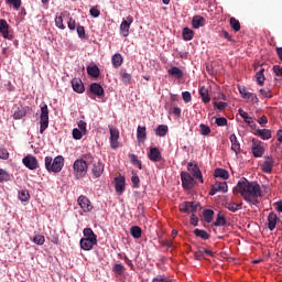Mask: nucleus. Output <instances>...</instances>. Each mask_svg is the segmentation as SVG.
<instances>
[{"instance_id":"f257e3e1","label":"nucleus","mask_w":282,"mask_h":282,"mask_svg":"<svg viewBox=\"0 0 282 282\" xmlns=\"http://www.w3.org/2000/svg\"><path fill=\"white\" fill-rule=\"evenodd\" d=\"M234 192L239 193L250 206H259V197H263L261 185L257 181L250 182L246 177L237 183Z\"/></svg>"},{"instance_id":"f03ea898","label":"nucleus","mask_w":282,"mask_h":282,"mask_svg":"<svg viewBox=\"0 0 282 282\" xmlns=\"http://www.w3.org/2000/svg\"><path fill=\"white\" fill-rule=\"evenodd\" d=\"M44 162L45 169L48 173H61V171H63V166H65V159L62 155H57L55 159L46 156Z\"/></svg>"},{"instance_id":"7ed1b4c3","label":"nucleus","mask_w":282,"mask_h":282,"mask_svg":"<svg viewBox=\"0 0 282 282\" xmlns=\"http://www.w3.org/2000/svg\"><path fill=\"white\" fill-rule=\"evenodd\" d=\"M89 165H87V161L83 159H77L73 164V171L76 180H83L85 175H87V171Z\"/></svg>"},{"instance_id":"20e7f679","label":"nucleus","mask_w":282,"mask_h":282,"mask_svg":"<svg viewBox=\"0 0 282 282\" xmlns=\"http://www.w3.org/2000/svg\"><path fill=\"white\" fill-rule=\"evenodd\" d=\"M50 127V109L47 105L41 107V115H40V133L43 135L45 130Z\"/></svg>"},{"instance_id":"39448f33","label":"nucleus","mask_w":282,"mask_h":282,"mask_svg":"<svg viewBox=\"0 0 282 282\" xmlns=\"http://www.w3.org/2000/svg\"><path fill=\"white\" fill-rule=\"evenodd\" d=\"M199 206L200 205L197 202H183L178 206V210L185 215H191V213H197V208H199Z\"/></svg>"},{"instance_id":"423d86ee","label":"nucleus","mask_w":282,"mask_h":282,"mask_svg":"<svg viewBox=\"0 0 282 282\" xmlns=\"http://www.w3.org/2000/svg\"><path fill=\"white\" fill-rule=\"evenodd\" d=\"M181 182L185 191H191L195 186V176L188 172H181Z\"/></svg>"},{"instance_id":"0eeeda50","label":"nucleus","mask_w":282,"mask_h":282,"mask_svg":"<svg viewBox=\"0 0 282 282\" xmlns=\"http://www.w3.org/2000/svg\"><path fill=\"white\" fill-rule=\"evenodd\" d=\"M251 153L253 158H263V153H265L263 142H261L259 139H252Z\"/></svg>"},{"instance_id":"6e6552de","label":"nucleus","mask_w":282,"mask_h":282,"mask_svg":"<svg viewBox=\"0 0 282 282\" xmlns=\"http://www.w3.org/2000/svg\"><path fill=\"white\" fill-rule=\"evenodd\" d=\"M187 171H189V173H192V175H193V177H195V180H198L200 182V184H204V175L202 174V170H199V165H197V163L189 162L187 164Z\"/></svg>"},{"instance_id":"1a4fd4ad","label":"nucleus","mask_w":282,"mask_h":282,"mask_svg":"<svg viewBox=\"0 0 282 282\" xmlns=\"http://www.w3.org/2000/svg\"><path fill=\"white\" fill-rule=\"evenodd\" d=\"M132 23H133V18L131 15H128L127 19L122 20V22L119 26V32L124 39H127V36H129V30H131Z\"/></svg>"},{"instance_id":"9d476101","label":"nucleus","mask_w":282,"mask_h":282,"mask_svg":"<svg viewBox=\"0 0 282 282\" xmlns=\"http://www.w3.org/2000/svg\"><path fill=\"white\" fill-rule=\"evenodd\" d=\"M78 206L82 208L83 213H91L94 210V205H91V200L87 198L85 195H80L77 198Z\"/></svg>"},{"instance_id":"9b49d317","label":"nucleus","mask_w":282,"mask_h":282,"mask_svg":"<svg viewBox=\"0 0 282 282\" xmlns=\"http://www.w3.org/2000/svg\"><path fill=\"white\" fill-rule=\"evenodd\" d=\"M22 162L30 171H36V169H39V160H36V156L26 155L23 158Z\"/></svg>"},{"instance_id":"f8f14e48","label":"nucleus","mask_w":282,"mask_h":282,"mask_svg":"<svg viewBox=\"0 0 282 282\" xmlns=\"http://www.w3.org/2000/svg\"><path fill=\"white\" fill-rule=\"evenodd\" d=\"M0 34H2L3 39H7L8 41H12L14 36L10 34V25L8 24V21L1 19L0 20Z\"/></svg>"},{"instance_id":"ddd939ff","label":"nucleus","mask_w":282,"mask_h":282,"mask_svg":"<svg viewBox=\"0 0 282 282\" xmlns=\"http://www.w3.org/2000/svg\"><path fill=\"white\" fill-rule=\"evenodd\" d=\"M263 163L261 165L262 173H272V170L274 169V158L272 156H264Z\"/></svg>"},{"instance_id":"4468645a","label":"nucleus","mask_w":282,"mask_h":282,"mask_svg":"<svg viewBox=\"0 0 282 282\" xmlns=\"http://www.w3.org/2000/svg\"><path fill=\"white\" fill-rule=\"evenodd\" d=\"M82 250L89 251L94 250V246H98V240H91L89 238H82L79 241Z\"/></svg>"},{"instance_id":"2eb2a0df","label":"nucleus","mask_w":282,"mask_h":282,"mask_svg":"<svg viewBox=\"0 0 282 282\" xmlns=\"http://www.w3.org/2000/svg\"><path fill=\"white\" fill-rule=\"evenodd\" d=\"M120 139V131L116 128H110V147L111 149H118Z\"/></svg>"},{"instance_id":"dca6fc26","label":"nucleus","mask_w":282,"mask_h":282,"mask_svg":"<svg viewBox=\"0 0 282 282\" xmlns=\"http://www.w3.org/2000/svg\"><path fill=\"white\" fill-rule=\"evenodd\" d=\"M91 173L94 177H102V173H105V164L102 162L98 161L97 163L93 164Z\"/></svg>"},{"instance_id":"f3484780","label":"nucleus","mask_w":282,"mask_h":282,"mask_svg":"<svg viewBox=\"0 0 282 282\" xmlns=\"http://www.w3.org/2000/svg\"><path fill=\"white\" fill-rule=\"evenodd\" d=\"M148 158L151 162H162V152L158 148H151Z\"/></svg>"},{"instance_id":"a211bd4d","label":"nucleus","mask_w":282,"mask_h":282,"mask_svg":"<svg viewBox=\"0 0 282 282\" xmlns=\"http://www.w3.org/2000/svg\"><path fill=\"white\" fill-rule=\"evenodd\" d=\"M72 87L77 94H84L85 93V84H83V80L80 78H73L72 79Z\"/></svg>"},{"instance_id":"6ab92c4d","label":"nucleus","mask_w":282,"mask_h":282,"mask_svg":"<svg viewBox=\"0 0 282 282\" xmlns=\"http://www.w3.org/2000/svg\"><path fill=\"white\" fill-rule=\"evenodd\" d=\"M229 140L231 142V151H235L236 155H239V153H241V144L239 140H237V135L230 134Z\"/></svg>"},{"instance_id":"aec40b11","label":"nucleus","mask_w":282,"mask_h":282,"mask_svg":"<svg viewBox=\"0 0 282 282\" xmlns=\"http://www.w3.org/2000/svg\"><path fill=\"white\" fill-rule=\"evenodd\" d=\"M116 184V193L121 195V193H124V186H126V178L124 176H119L115 178Z\"/></svg>"},{"instance_id":"412c9836","label":"nucleus","mask_w":282,"mask_h":282,"mask_svg":"<svg viewBox=\"0 0 282 282\" xmlns=\"http://www.w3.org/2000/svg\"><path fill=\"white\" fill-rule=\"evenodd\" d=\"M279 221V216H276V214L274 212H271L268 216V228L269 230H274V228H276V224Z\"/></svg>"},{"instance_id":"4be33fe9","label":"nucleus","mask_w":282,"mask_h":282,"mask_svg":"<svg viewBox=\"0 0 282 282\" xmlns=\"http://www.w3.org/2000/svg\"><path fill=\"white\" fill-rule=\"evenodd\" d=\"M90 93L95 96L101 97L105 96V88H102V86L98 83H93L90 85Z\"/></svg>"},{"instance_id":"5701e85b","label":"nucleus","mask_w":282,"mask_h":282,"mask_svg":"<svg viewBox=\"0 0 282 282\" xmlns=\"http://www.w3.org/2000/svg\"><path fill=\"white\" fill-rule=\"evenodd\" d=\"M254 135H258L262 140H270L272 138V131L269 129H257Z\"/></svg>"},{"instance_id":"b1692460","label":"nucleus","mask_w":282,"mask_h":282,"mask_svg":"<svg viewBox=\"0 0 282 282\" xmlns=\"http://www.w3.org/2000/svg\"><path fill=\"white\" fill-rule=\"evenodd\" d=\"M205 21H206V19H204V17L195 15L192 20V25H193L194 30H199V28H204Z\"/></svg>"},{"instance_id":"393cba45","label":"nucleus","mask_w":282,"mask_h":282,"mask_svg":"<svg viewBox=\"0 0 282 282\" xmlns=\"http://www.w3.org/2000/svg\"><path fill=\"white\" fill-rule=\"evenodd\" d=\"M238 113L247 124H250V127H257V123H254L252 117L248 116V112L243 111V109H239Z\"/></svg>"},{"instance_id":"a878e982","label":"nucleus","mask_w":282,"mask_h":282,"mask_svg":"<svg viewBox=\"0 0 282 282\" xmlns=\"http://www.w3.org/2000/svg\"><path fill=\"white\" fill-rule=\"evenodd\" d=\"M137 140L138 142H144L147 140V127L139 126L137 129Z\"/></svg>"},{"instance_id":"bb28decb","label":"nucleus","mask_w":282,"mask_h":282,"mask_svg":"<svg viewBox=\"0 0 282 282\" xmlns=\"http://www.w3.org/2000/svg\"><path fill=\"white\" fill-rule=\"evenodd\" d=\"M170 76H174V78H184V72L181 70L180 67L173 66L167 70Z\"/></svg>"},{"instance_id":"cd10ccee","label":"nucleus","mask_w":282,"mask_h":282,"mask_svg":"<svg viewBox=\"0 0 282 282\" xmlns=\"http://www.w3.org/2000/svg\"><path fill=\"white\" fill-rule=\"evenodd\" d=\"M28 116V110L23 107L15 108L13 112V119L14 120H21V118H25Z\"/></svg>"},{"instance_id":"c85d7f7f","label":"nucleus","mask_w":282,"mask_h":282,"mask_svg":"<svg viewBox=\"0 0 282 282\" xmlns=\"http://www.w3.org/2000/svg\"><path fill=\"white\" fill-rule=\"evenodd\" d=\"M214 177H220L221 180H228V177H230V174L228 173V170L218 167L214 172Z\"/></svg>"},{"instance_id":"c756f323","label":"nucleus","mask_w":282,"mask_h":282,"mask_svg":"<svg viewBox=\"0 0 282 282\" xmlns=\"http://www.w3.org/2000/svg\"><path fill=\"white\" fill-rule=\"evenodd\" d=\"M225 208H227V210H230V213H237V210H241V208H243V204L226 203Z\"/></svg>"},{"instance_id":"7c9ffc66","label":"nucleus","mask_w":282,"mask_h":282,"mask_svg":"<svg viewBox=\"0 0 282 282\" xmlns=\"http://www.w3.org/2000/svg\"><path fill=\"white\" fill-rule=\"evenodd\" d=\"M84 234V239H90L93 241H98V236H96V234H94V230L91 228H85L83 230Z\"/></svg>"},{"instance_id":"2f4dec72","label":"nucleus","mask_w":282,"mask_h":282,"mask_svg":"<svg viewBox=\"0 0 282 282\" xmlns=\"http://www.w3.org/2000/svg\"><path fill=\"white\" fill-rule=\"evenodd\" d=\"M12 174H10L8 171L0 169V184H3L6 182H11Z\"/></svg>"},{"instance_id":"473e14b6","label":"nucleus","mask_w":282,"mask_h":282,"mask_svg":"<svg viewBox=\"0 0 282 282\" xmlns=\"http://www.w3.org/2000/svg\"><path fill=\"white\" fill-rule=\"evenodd\" d=\"M87 74H88V76H91L93 78H98V76H100V68H98V66H96V65L88 66Z\"/></svg>"},{"instance_id":"72a5a7b5","label":"nucleus","mask_w":282,"mask_h":282,"mask_svg":"<svg viewBox=\"0 0 282 282\" xmlns=\"http://www.w3.org/2000/svg\"><path fill=\"white\" fill-rule=\"evenodd\" d=\"M155 133H156V135H159V138H164V135H166V133H169V126H166V124H160V126L155 129Z\"/></svg>"},{"instance_id":"f704fd0d","label":"nucleus","mask_w":282,"mask_h":282,"mask_svg":"<svg viewBox=\"0 0 282 282\" xmlns=\"http://www.w3.org/2000/svg\"><path fill=\"white\" fill-rule=\"evenodd\" d=\"M265 72V68H261L257 74H256V79L258 85L260 87H263V83H265V75L263 74Z\"/></svg>"},{"instance_id":"c9c22d12","label":"nucleus","mask_w":282,"mask_h":282,"mask_svg":"<svg viewBox=\"0 0 282 282\" xmlns=\"http://www.w3.org/2000/svg\"><path fill=\"white\" fill-rule=\"evenodd\" d=\"M247 102H253V105L259 104V97L254 93H247L245 97H242Z\"/></svg>"},{"instance_id":"e433bc0d","label":"nucleus","mask_w":282,"mask_h":282,"mask_svg":"<svg viewBox=\"0 0 282 282\" xmlns=\"http://www.w3.org/2000/svg\"><path fill=\"white\" fill-rule=\"evenodd\" d=\"M203 217L206 224H210V221H213V217H215V212L213 209H205L203 212Z\"/></svg>"},{"instance_id":"4c0bfd02","label":"nucleus","mask_w":282,"mask_h":282,"mask_svg":"<svg viewBox=\"0 0 282 282\" xmlns=\"http://www.w3.org/2000/svg\"><path fill=\"white\" fill-rule=\"evenodd\" d=\"M199 94L203 102H205V105H208V102H210V96L208 95V89L202 87L199 89Z\"/></svg>"},{"instance_id":"58836bf2","label":"nucleus","mask_w":282,"mask_h":282,"mask_svg":"<svg viewBox=\"0 0 282 282\" xmlns=\"http://www.w3.org/2000/svg\"><path fill=\"white\" fill-rule=\"evenodd\" d=\"M194 235L195 237H199L200 239H204V241H207V239H210V235H208L206 230H203V229H195Z\"/></svg>"},{"instance_id":"ea45409f","label":"nucleus","mask_w":282,"mask_h":282,"mask_svg":"<svg viewBox=\"0 0 282 282\" xmlns=\"http://www.w3.org/2000/svg\"><path fill=\"white\" fill-rule=\"evenodd\" d=\"M214 186L218 189V193H228V184L226 182H216Z\"/></svg>"},{"instance_id":"a19ab883","label":"nucleus","mask_w":282,"mask_h":282,"mask_svg":"<svg viewBox=\"0 0 282 282\" xmlns=\"http://www.w3.org/2000/svg\"><path fill=\"white\" fill-rule=\"evenodd\" d=\"M229 23H230V28L235 32H239V30H241V23L239 22V20H237V18H230Z\"/></svg>"},{"instance_id":"79ce46f5","label":"nucleus","mask_w":282,"mask_h":282,"mask_svg":"<svg viewBox=\"0 0 282 282\" xmlns=\"http://www.w3.org/2000/svg\"><path fill=\"white\" fill-rule=\"evenodd\" d=\"M195 35V32L188 28L183 29V39L184 41H193V36Z\"/></svg>"},{"instance_id":"37998d69","label":"nucleus","mask_w":282,"mask_h":282,"mask_svg":"<svg viewBox=\"0 0 282 282\" xmlns=\"http://www.w3.org/2000/svg\"><path fill=\"white\" fill-rule=\"evenodd\" d=\"M130 232L134 239H140V237H142V228L139 226L131 227Z\"/></svg>"},{"instance_id":"c03bdc74","label":"nucleus","mask_w":282,"mask_h":282,"mask_svg":"<svg viewBox=\"0 0 282 282\" xmlns=\"http://www.w3.org/2000/svg\"><path fill=\"white\" fill-rule=\"evenodd\" d=\"M214 226L216 227L226 226V216L221 215V212L218 213L216 221L214 223Z\"/></svg>"},{"instance_id":"a18cd8bd","label":"nucleus","mask_w":282,"mask_h":282,"mask_svg":"<svg viewBox=\"0 0 282 282\" xmlns=\"http://www.w3.org/2000/svg\"><path fill=\"white\" fill-rule=\"evenodd\" d=\"M122 55L120 53H117L112 56V65L113 67H120L122 65Z\"/></svg>"},{"instance_id":"49530a36","label":"nucleus","mask_w":282,"mask_h":282,"mask_svg":"<svg viewBox=\"0 0 282 282\" xmlns=\"http://www.w3.org/2000/svg\"><path fill=\"white\" fill-rule=\"evenodd\" d=\"M127 270V268H124V265L118 263L115 264L112 268V271L115 272V274H118V276H122V274H124V271Z\"/></svg>"},{"instance_id":"de8ad7c7","label":"nucleus","mask_w":282,"mask_h":282,"mask_svg":"<svg viewBox=\"0 0 282 282\" xmlns=\"http://www.w3.org/2000/svg\"><path fill=\"white\" fill-rule=\"evenodd\" d=\"M20 202H30V192L28 189H22L19 192Z\"/></svg>"},{"instance_id":"09e8293b","label":"nucleus","mask_w":282,"mask_h":282,"mask_svg":"<svg viewBox=\"0 0 282 282\" xmlns=\"http://www.w3.org/2000/svg\"><path fill=\"white\" fill-rule=\"evenodd\" d=\"M131 182L133 184V188H140V176H138L135 171H132Z\"/></svg>"},{"instance_id":"8fccbe9b","label":"nucleus","mask_w":282,"mask_h":282,"mask_svg":"<svg viewBox=\"0 0 282 282\" xmlns=\"http://www.w3.org/2000/svg\"><path fill=\"white\" fill-rule=\"evenodd\" d=\"M33 243H36V246H43L45 243V236L43 235H35L32 239Z\"/></svg>"},{"instance_id":"3c124183","label":"nucleus","mask_w":282,"mask_h":282,"mask_svg":"<svg viewBox=\"0 0 282 282\" xmlns=\"http://www.w3.org/2000/svg\"><path fill=\"white\" fill-rule=\"evenodd\" d=\"M213 105H214V109H218V111H224L226 107H228V104L224 101H220V102L213 101Z\"/></svg>"},{"instance_id":"603ef678","label":"nucleus","mask_w":282,"mask_h":282,"mask_svg":"<svg viewBox=\"0 0 282 282\" xmlns=\"http://www.w3.org/2000/svg\"><path fill=\"white\" fill-rule=\"evenodd\" d=\"M200 135H208L210 133V127L204 123L199 124Z\"/></svg>"},{"instance_id":"864d4df0","label":"nucleus","mask_w":282,"mask_h":282,"mask_svg":"<svg viewBox=\"0 0 282 282\" xmlns=\"http://www.w3.org/2000/svg\"><path fill=\"white\" fill-rule=\"evenodd\" d=\"M7 6H13L14 10L21 8V0H6Z\"/></svg>"},{"instance_id":"5fc2aeb1","label":"nucleus","mask_w":282,"mask_h":282,"mask_svg":"<svg viewBox=\"0 0 282 282\" xmlns=\"http://www.w3.org/2000/svg\"><path fill=\"white\" fill-rule=\"evenodd\" d=\"M83 133H85V132H83L80 129L74 128L73 129V138H74V140H82L83 139Z\"/></svg>"},{"instance_id":"6e6d98bb","label":"nucleus","mask_w":282,"mask_h":282,"mask_svg":"<svg viewBox=\"0 0 282 282\" xmlns=\"http://www.w3.org/2000/svg\"><path fill=\"white\" fill-rule=\"evenodd\" d=\"M76 30L79 39H87V34L85 33V26L78 24Z\"/></svg>"},{"instance_id":"4d7b16f0","label":"nucleus","mask_w":282,"mask_h":282,"mask_svg":"<svg viewBox=\"0 0 282 282\" xmlns=\"http://www.w3.org/2000/svg\"><path fill=\"white\" fill-rule=\"evenodd\" d=\"M55 25L59 30H65V24L63 23V17L58 15L55 18Z\"/></svg>"},{"instance_id":"13d9d810","label":"nucleus","mask_w":282,"mask_h":282,"mask_svg":"<svg viewBox=\"0 0 282 282\" xmlns=\"http://www.w3.org/2000/svg\"><path fill=\"white\" fill-rule=\"evenodd\" d=\"M216 124L217 127H226V124H228V119L225 117L216 118Z\"/></svg>"},{"instance_id":"bf43d9fd","label":"nucleus","mask_w":282,"mask_h":282,"mask_svg":"<svg viewBox=\"0 0 282 282\" xmlns=\"http://www.w3.org/2000/svg\"><path fill=\"white\" fill-rule=\"evenodd\" d=\"M121 80L124 83V85H131V74L123 73L121 75Z\"/></svg>"},{"instance_id":"052dcab7","label":"nucleus","mask_w":282,"mask_h":282,"mask_svg":"<svg viewBox=\"0 0 282 282\" xmlns=\"http://www.w3.org/2000/svg\"><path fill=\"white\" fill-rule=\"evenodd\" d=\"M67 26L68 30H70L72 32H74V30H76V20L74 18H69L68 22H67Z\"/></svg>"},{"instance_id":"680f3d73","label":"nucleus","mask_w":282,"mask_h":282,"mask_svg":"<svg viewBox=\"0 0 282 282\" xmlns=\"http://www.w3.org/2000/svg\"><path fill=\"white\" fill-rule=\"evenodd\" d=\"M89 12L94 19H98V17H100V10L98 9V7H93Z\"/></svg>"},{"instance_id":"e2e57ef3","label":"nucleus","mask_w":282,"mask_h":282,"mask_svg":"<svg viewBox=\"0 0 282 282\" xmlns=\"http://www.w3.org/2000/svg\"><path fill=\"white\" fill-rule=\"evenodd\" d=\"M194 258L196 259V261H202V260H204V251H203V249H198V250L194 253Z\"/></svg>"},{"instance_id":"0e129e2a","label":"nucleus","mask_w":282,"mask_h":282,"mask_svg":"<svg viewBox=\"0 0 282 282\" xmlns=\"http://www.w3.org/2000/svg\"><path fill=\"white\" fill-rule=\"evenodd\" d=\"M152 282H171V279L164 275H159L152 280Z\"/></svg>"},{"instance_id":"69168bd1","label":"nucleus","mask_w":282,"mask_h":282,"mask_svg":"<svg viewBox=\"0 0 282 282\" xmlns=\"http://www.w3.org/2000/svg\"><path fill=\"white\" fill-rule=\"evenodd\" d=\"M184 102H191L193 100V97L191 96L189 91H183L182 94Z\"/></svg>"},{"instance_id":"338daca9","label":"nucleus","mask_w":282,"mask_h":282,"mask_svg":"<svg viewBox=\"0 0 282 282\" xmlns=\"http://www.w3.org/2000/svg\"><path fill=\"white\" fill-rule=\"evenodd\" d=\"M10 158V153H8V150L0 149V160H8Z\"/></svg>"},{"instance_id":"774afa93","label":"nucleus","mask_w":282,"mask_h":282,"mask_svg":"<svg viewBox=\"0 0 282 282\" xmlns=\"http://www.w3.org/2000/svg\"><path fill=\"white\" fill-rule=\"evenodd\" d=\"M273 74H275V76H281L282 77V67L280 65H274L273 66Z\"/></svg>"}]
</instances>
